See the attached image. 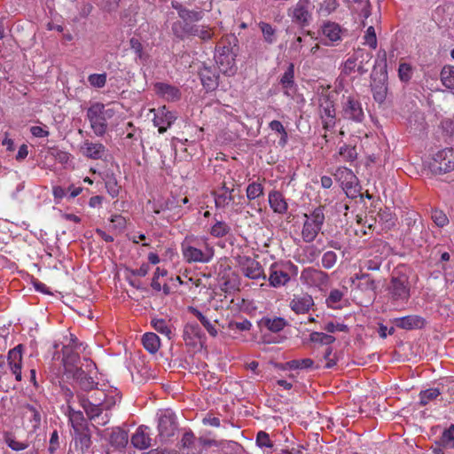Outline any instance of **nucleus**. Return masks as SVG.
<instances>
[{"mask_svg": "<svg viewBox=\"0 0 454 454\" xmlns=\"http://www.w3.org/2000/svg\"><path fill=\"white\" fill-rule=\"evenodd\" d=\"M239 40L234 35H227L215 47L214 58L223 73L235 72L236 57L239 55Z\"/></svg>", "mask_w": 454, "mask_h": 454, "instance_id": "obj_2", "label": "nucleus"}, {"mask_svg": "<svg viewBox=\"0 0 454 454\" xmlns=\"http://www.w3.org/2000/svg\"><path fill=\"white\" fill-rule=\"evenodd\" d=\"M320 231L321 230L319 228L314 227L310 222L306 220L301 230L302 240L306 243L313 242Z\"/></svg>", "mask_w": 454, "mask_h": 454, "instance_id": "obj_35", "label": "nucleus"}, {"mask_svg": "<svg viewBox=\"0 0 454 454\" xmlns=\"http://www.w3.org/2000/svg\"><path fill=\"white\" fill-rule=\"evenodd\" d=\"M337 262V254L333 251H327L323 254L322 266L325 269L333 268Z\"/></svg>", "mask_w": 454, "mask_h": 454, "instance_id": "obj_56", "label": "nucleus"}, {"mask_svg": "<svg viewBox=\"0 0 454 454\" xmlns=\"http://www.w3.org/2000/svg\"><path fill=\"white\" fill-rule=\"evenodd\" d=\"M388 300L395 305L406 303L411 296L410 284L405 274L393 276L387 287Z\"/></svg>", "mask_w": 454, "mask_h": 454, "instance_id": "obj_4", "label": "nucleus"}, {"mask_svg": "<svg viewBox=\"0 0 454 454\" xmlns=\"http://www.w3.org/2000/svg\"><path fill=\"white\" fill-rule=\"evenodd\" d=\"M379 221L383 222L387 224V227L393 226L395 224L392 217V214L388 209L380 210L377 214Z\"/></svg>", "mask_w": 454, "mask_h": 454, "instance_id": "obj_60", "label": "nucleus"}, {"mask_svg": "<svg viewBox=\"0 0 454 454\" xmlns=\"http://www.w3.org/2000/svg\"><path fill=\"white\" fill-rule=\"evenodd\" d=\"M314 362L310 358L294 359L286 363L289 369H308L312 367Z\"/></svg>", "mask_w": 454, "mask_h": 454, "instance_id": "obj_48", "label": "nucleus"}, {"mask_svg": "<svg viewBox=\"0 0 454 454\" xmlns=\"http://www.w3.org/2000/svg\"><path fill=\"white\" fill-rule=\"evenodd\" d=\"M4 442L8 447L16 451L23 450L28 447L27 443L17 441L10 433L4 434Z\"/></svg>", "mask_w": 454, "mask_h": 454, "instance_id": "obj_47", "label": "nucleus"}, {"mask_svg": "<svg viewBox=\"0 0 454 454\" xmlns=\"http://www.w3.org/2000/svg\"><path fill=\"white\" fill-rule=\"evenodd\" d=\"M69 410V421L74 431H81L83 428L89 427L82 411H74L70 405Z\"/></svg>", "mask_w": 454, "mask_h": 454, "instance_id": "obj_28", "label": "nucleus"}, {"mask_svg": "<svg viewBox=\"0 0 454 454\" xmlns=\"http://www.w3.org/2000/svg\"><path fill=\"white\" fill-rule=\"evenodd\" d=\"M8 367L11 372L15 376L17 381L22 380V346L18 345L9 350L7 355Z\"/></svg>", "mask_w": 454, "mask_h": 454, "instance_id": "obj_14", "label": "nucleus"}, {"mask_svg": "<svg viewBox=\"0 0 454 454\" xmlns=\"http://www.w3.org/2000/svg\"><path fill=\"white\" fill-rule=\"evenodd\" d=\"M74 377L83 391H90L98 385L93 378V375H87L85 373V370L82 367L76 368V372H74Z\"/></svg>", "mask_w": 454, "mask_h": 454, "instance_id": "obj_24", "label": "nucleus"}, {"mask_svg": "<svg viewBox=\"0 0 454 454\" xmlns=\"http://www.w3.org/2000/svg\"><path fill=\"white\" fill-rule=\"evenodd\" d=\"M322 32L332 43H335L341 40L343 30L339 24L328 21L322 27Z\"/></svg>", "mask_w": 454, "mask_h": 454, "instance_id": "obj_26", "label": "nucleus"}, {"mask_svg": "<svg viewBox=\"0 0 454 454\" xmlns=\"http://www.w3.org/2000/svg\"><path fill=\"white\" fill-rule=\"evenodd\" d=\"M364 43L368 44L372 49L377 48V36L375 28L372 26H370L364 36Z\"/></svg>", "mask_w": 454, "mask_h": 454, "instance_id": "obj_57", "label": "nucleus"}, {"mask_svg": "<svg viewBox=\"0 0 454 454\" xmlns=\"http://www.w3.org/2000/svg\"><path fill=\"white\" fill-rule=\"evenodd\" d=\"M413 73L412 67L408 63H401L398 68V76L402 82H409Z\"/></svg>", "mask_w": 454, "mask_h": 454, "instance_id": "obj_52", "label": "nucleus"}, {"mask_svg": "<svg viewBox=\"0 0 454 454\" xmlns=\"http://www.w3.org/2000/svg\"><path fill=\"white\" fill-rule=\"evenodd\" d=\"M158 430L159 436L162 440H168L174 436L177 430V423L176 421V415L171 410L166 409L160 411L159 414Z\"/></svg>", "mask_w": 454, "mask_h": 454, "instance_id": "obj_9", "label": "nucleus"}, {"mask_svg": "<svg viewBox=\"0 0 454 454\" xmlns=\"http://www.w3.org/2000/svg\"><path fill=\"white\" fill-rule=\"evenodd\" d=\"M116 114V110L110 104L93 103L87 110V119L90 128L97 137H103L108 129L107 121Z\"/></svg>", "mask_w": 454, "mask_h": 454, "instance_id": "obj_3", "label": "nucleus"}, {"mask_svg": "<svg viewBox=\"0 0 454 454\" xmlns=\"http://www.w3.org/2000/svg\"><path fill=\"white\" fill-rule=\"evenodd\" d=\"M269 203L275 213L285 214L287 211V203L283 194L278 191H272L270 192Z\"/></svg>", "mask_w": 454, "mask_h": 454, "instance_id": "obj_25", "label": "nucleus"}, {"mask_svg": "<svg viewBox=\"0 0 454 454\" xmlns=\"http://www.w3.org/2000/svg\"><path fill=\"white\" fill-rule=\"evenodd\" d=\"M241 270L247 278L251 279H258L260 278H262L263 279L266 278L259 262L250 257H244L242 259Z\"/></svg>", "mask_w": 454, "mask_h": 454, "instance_id": "obj_17", "label": "nucleus"}, {"mask_svg": "<svg viewBox=\"0 0 454 454\" xmlns=\"http://www.w3.org/2000/svg\"><path fill=\"white\" fill-rule=\"evenodd\" d=\"M439 444L445 448H454V425L443 431Z\"/></svg>", "mask_w": 454, "mask_h": 454, "instance_id": "obj_46", "label": "nucleus"}, {"mask_svg": "<svg viewBox=\"0 0 454 454\" xmlns=\"http://www.w3.org/2000/svg\"><path fill=\"white\" fill-rule=\"evenodd\" d=\"M301 280L306 285L319 287L327 285L329 276L321 270L308 267L301 271Z\"/></svg>", "mask_w": 454, "mask_h": 454, "instance_id": "obj_12", "label": "nucleus"}, {"mask_svg": "<svg viewBox=\"0 0 454 454\" xmlns=\"http://www.w3.org/2000/svg\"><path fill=\"white\" fill-rule=\"evenodd\" d=\"M144 348L150 353H156L160 346V338L154 333H146L142 337Z\"/></svg>", "mask_w": 454, "mask_h": 454, "instance_id": "obj_31", "label": "nucleus"}, {"mask_svg": "<svg viewBox=\"0 0 454 454\" xmlns=\"http://www.w3.org/2000/svg\"><path fill=\"white\" fill-rule=\"evenodd\" d=\"M196 437L192 431H185L181 439L180 449L183 454H190L194 448Z\"/></svg>", "mask_w": 454, "mask_h": 454, "instance_id": "obj_38", "label": "nucleus"}, {"mask_svg": "<svg viewBox=\"0 0 454 454\" xmlns=\"http://www.w3.org/2000/svg\"><path fill=\"white\" fill-rule=\"evenodd\" d=\"M394 322L397 327L404 330L422 329L426 325V319L418 315L395 318Z\"/></svg>", "mask_w": 454, "mask_h": 454, "instance_id": "obj_18", "label": "nucleus"}, {"mask_svg": "<svg viewBox=\"0 0 454 454\" xmlns=\"http://www.w3.org/2000/svg\"><path fill=\"white\" fill-rule=\"evenodd\" d=\"M232 191L233 190L230 191L229 194H227L226 192L214 198L216 207H224L226 204H228L230 201L233 200V197L231 195Z\"/></svg>", "mask_w": 454, "mask_h": 454, "instance_id": "obj_64", "label": "nucleus"}, {"mask_svg": "<svg viewBox=\"0 0 454 454\" xmlns=\"http://www.w3.org/2000/svg\"><path fill=\"white\" fill-rule=\"evenodd\" d=\"M314 305V301L311 295L304 294L301 295H294L290 301V308L296 314H305Z\"/></svg>", "mask_w": 454, "mask_h": 454, "instance_id": "obj_21", "label": "nucleus"}, {"mask_svg": "<svg viewBox=\"0 0 454 454\" xmlns=\"http://www.w3.org/2000/svg\"><path fill=\"white\" fill-rule=\"evenodd\" d=\"M310 5L309 0H299L293 8L288 10V15L301 27H307L311 20V13L309 11Z\"/></svg>", "mask_w": 454, "mask_h": 454, "instance_id": "obj_11", "label": "nucleus"}, {"mask_svg": "<svg viewBox=\"0 0 454 454\" xmlns=\"http://www.w3.org/2000/svg\"><path fill=\"white\" fill-rule=\"evenodd\" d=\"M342 112L345 119L356 122H361L364 118L361 103L351 97H348L343 104Z\"/></svg>", "mask_w": 454, "mask_h": 454, "instance_id": "obj_15", "label": "nucleus"}, {"mask_svg": "<svg viewBox=\"0 0 454 454\" xmlns=\"http://www.w3.org/2000/svg\"><path fill=\"white\" fill-rule=\"evenodd\" d=\"M343 294L338 289H333L330 292L329 296L326 299L328 307H333V304L341 301Z\"/></svg>", "mask_w": 454, "mask_h": 454, "instance_id": "obj_63", "label": "nucleus"}, {"mask_svg": "<svg viewBox=\"0 0 454 454\" xmlns=\"http://www.w3.org/2000/svg\"><path fill=\"white\" fill-rule=\"evenodd\" d=\"M230 231V227L222 221H216V223L211 227L210 233L216 237H223Z\"/></svg>", "mask_w": 454, "mask_h": 454, "instance_id": "obj_50", "label": "nucleus"}, {"mask_svg": "<svg viewBox=\"0 0 454 454\" xmlns=\"http://www.w3.org/2000/svg\"><path fill=\"white\" fill-rule=\"evenodd\" d=\"M261 325L265 326L272 333H278L286 325V322L282 317H275L273 319L263 317L260 322Z\"/></svg>", "mask_w": 454, "mask_h": 454, "instance_id": "obj_34", "label": "nucleus"}, {"mask_svg": "<svg viewBox=\"0 0 454 454\" xmlns=\"http://www.w3.org/2000/svg\"><path fill=\"white\" fill-rule=\"evenodd\" d=\"M88 81L94 88H103L106 83V74H92L89 75Z\"/></svg>", "mask_w": 454, "mask_h": 454, "instance_id": "obj_54", "label": "nucleus"}, {"mask_svg": "<svg viewBox=\"0 0 454 454\" xmlns=\"http://www.w3.org/2000/svg\"><path fill=\"white\" fill-rule=\"evenodd\" d=\"M356 278L358 280L356 286L359 290L364 293L375 294L377 285L369 274L356 275Z\"/></svg>", "mask_w": 454, "mask_h": 454, "instance_id": "obj_30", "label": "nucleus"}, {"mask_svg": "<svg viewBox=\"0 0 454 454\" xmlns=\"http://www.w3.org/2000/svg\"><path fill=\"white\" fill-rule=\"evenodd\" d=\"M432 220L438 227H443L448 224L449 219L447 215L442 211L438 209H434L432 211Z\"/></svg>", "mask_w": 454, "mask_h": 454, "instance_id": "obj_55", "label": "nucleus"}, {"mask_svg": "<svg viewBox=\"0 0 454 454\" xmlns=\"http://www.w3.org/2000/svg\"><path fill=\"white\" fill-rule=\"evenodd\" d=\"M431 169L435 174H445L454 170V150L445 148L438 151L433 157Z\"/></svg>", "mask_w": 454, "mask_h": 454, "instance_id": "obj_8", "label": "nucleus"}, {"mask_svg": "<svg viewBox=\"0 0 454 454\" xmlns=\"http://www.w3.org/2000/svg\"><path fill=\"white\" fill-rule=\"evenodd\" d=\"M372 59V52L364 49L358 48L345 61L342 73L346 75H349L356 69L359 74H364L369 70V63Z\"/></svg>", "mask_w": 454, "mask_h": 454, "instance_id": "obj_6", "label": "nucleus"}, {"mask_svg": "<svg viewBox=\"0 0 454 454\" xmlns=\"http://www.w3.org/2000/svg\"><path fill=\"white\" fill-rule=\"evenodd\" d=\"M262 35L263 39L266 43L271 44L276 41V29L269 23L266 22H260L258 24Z\"/></svg>", "mask_w": 454, "mask_h": 454, "instance_id": "obj_41", "label": "nucleus"}, {"mask_svg": "<svg viewBox=\"0 0 454 454\" xmlns=\"http://www.w3.org/2000/svg\"><path fill=\"white\" fill-rule=\"evenodd\" d=\"M294 66L290 63L287 69L280 79V84L286 90L285 93L288 95V90L292 89L294 85Z\"/></svg>", "mask_w": 454, "mask_h": 454, "instance_id": "obj_37", "label": "nucleus"}, {"mask_svg": "<svg viewBox=\"0 0 454 454\" xmlns=\"http://www.w3.org/2000/svg\"><path fill=\"white\" fill-rule=\"evenodd\" d=\"M381 51L379 52V58H381V62H383V66L380 68V74L379 79L377 80L374 77V74H372V82L371 84L372 91L373 95V98L379 104H382L387 98V53L385 51H382V56H380Z\"/></svg>", "mask_w": 454, "mask_h": 454, "instance_id": "obj_7", "label": "nucleus"}, {"mask_svg": "<svg viewBox=\"0 0 454 454\" xmlns=\"http://www.w3.org/2000/svg\"><path fill=\"white\" fill-rule=\"evenodd\" d=\"M192 243V240L189 237L182 243L183 254L189 262L199 261V250Z\"/></svg>", "mask_w": 454, "mask_h": 454, "instance_id": "obj_33", "label": "nucleus"}, {"mask_svg": "<svg viewBox=\"0 0 454 454\" xmlns=\"http://www.w3.org/2000/svg\"><path fill=\"white\" fill-rule=\"evenodd\" d=\"M128 433L125 430L120 427L113 428L109 437V442L112 446L118 449L124 448L128 443Z\"/></svg>", "mask_w": 454, "mask_h": 454, "instance_id": "obj_27", "label": "nucleus"}, {"mask_svg": "<svg viewBox=\"0 0 454 454\" xmlns=\"http://www.w3.org/2000/svg\"><path fill=\"white\" fill-rule=\"evenodd\" d=\"M77 398L89 419L100 426L109 422V411L121 399L116 390L102 389H97L90 397L77 395Z\"/></svg>", "mask_w": 454, "mask_h": 454, "instance_id": "obj_1", "label": "nucleus"}, {"mask_svg": "<svg viewBox=\"0 0 454 454\" xmlns=\"http://www.w3.org/2000/svg\"><path fill=\"white\" fill-rule=\"evenodd\" d=\"M252 326V324L249 320L244 319L240 322L231 321L228 325L229 329H237L239 331H249Z\"/></svg>", "mask_w": 454, "mask_h": 454, "instance_id": "obj_59", "label": "nucleus"}, {"mask_svg": "<svg viewBox=\"0 0 454 454\" xmlns=\"http://www.w3.org/2000/svg\"><path fill=\"white\" fill-rule=\"evenodd\" d=\"M319 114L325 129L329 130L335 126V107L329 95L319 98Z\"/></svg>", "mask_w": 454, "mask_h": 454, "instance_id": "obj_10", "label": "nucleus"}, {"mask_svg": "<svg viewBox=\"0 0 454 454\" xmlns=\"http://www.w3.org/2000/svg\"><path fill=\"white\" fill-rule=\"evenodd\" d=\"M263 194V187L261 184L253 182L247 188V197L249 200H254Z\"/></svg>", "mask_w": 454, "mask_h": 454, "instance_id": "obj_49", "label": "nucleus"}, {"mask_svg": "<svg viewBox=\"0 0 454 454\" xmlns=\"http://www.w3.org/2000/svg\"><path fill=\"white\" fill-rule=\"evenodd\" d=\"M325 208V206H319L309 214H304V217H306V220L310 222L314 227L321 230L325 219L324 213Z\"/></svg>", "mask_w": 454, "mask_h": 454, "instance_id": "obj_29", "label": "nucleus"}, {"mask_svg": "<svg viewBox=\"0 0 454 454\" xmlns=\"http://www.w3.org/2000/svg\"><path fill=\"white\" fill-rule=\"evenodd\" d=\"M151 325L156 332L168 337V339L171 338L173 333L172 325L169 321L163 318H153L151 320Z\"/></svg>", "mask_w": 454, "mask_h": 454, "instance_id": "obj_32", "label": "nucleus"}, {"mask_svg": "<svg viewBox=\"0 0 454 454\" xmlns=\"http://www.w3.org/2000/svg\"><path fill=\"white\" fill-rule=\"evenodd\" d=\"M26 409L31 413L32 421L34 422L33 427L35 429L41 425V413L40 411L33 405L27 404Z\"/></svg>", "mask_w": 454, "mask_h": 454, "instance_id": "obj_62", "label": "nucleus"}, {"mask_svg": "<svg viewBox=\"0 0 454 454\" xmlns=\"http://www.w3.org/2000/svg\"><path fill=\"white\" fill-rule=\"evenodd\" d=\"M81 358L77 353L72 352L64 358L66 370L73 372H76V368L80 367Z\"/></svg>", "mask_w": 454, "mask_h": 454, "instance_id": "obj_43", "label": "nucleus"}, {"mask_svg": "<svg viewBox=\"0 0 454 454\" xmlns=\"http://www.w3.org/2000/svg\"><path fill=\"white\" fill-rule=\"evenodd\" d=\"M441 80L447 88L454 89V67H444L441 72Z\"/></svg>", "mask_w": 454, "mask_h": 454, "instance_id": "obj_51", "label": "nucleus"}, {"mask_svg": "<svg viewBox=\"0 0 454 454\" xmlns=\"http://www.w3.org/2000/svg\"><path fill=\"white\" fill-rule=\"evenodd\" d=\"M106 188L112 198H116L119 195L121 186L118 184L115 177L110 176L106 180Z\"/></svg>", "mask_w": 454, "mask_h": 454, "instance_id": "obj_53", "label": "nucleus"}, {"mask_svg": "<svg viewBox=\"0 0 454 454\" xmlns=\"http://www.w3.org/2000/svg\"><path fill=\"white\" fill-rule=\"evenodd\" d=\"M148 427L140 426L131 436L132 445L138 450H145L151 446L152 439L147 432Z\"/></svg>", "mask_w": 454, "mask_h": 454, "instance_id": "obj_23", "label": "nucleus"}, {"mask_svg": "<svg viewBox=\"0 0 454 454\" xmlns=\"http://www.w3.org/2000/svg\"><path fill=\"white\" fill-rule=\"evenodd\" d=\"M441 395L438 388H428L419 393V405L426 406L429 402L436 399Z\"/></svg>", "mask_w": 454, "mask_h": 454, "instance_id": "obj_44", "label": "nucleus"}, {"mask_svg": "<svg viewBox=\"0 0 454 454\" xmlns=\"http://www.w3.org/2000/svg\"><path fill=\"white\" fill-rule=\"evenodd\" d=\"M153 112L154 113L153 124L155 127H158L159 133L160 134L166 132L176 119V116L168 110L166 106L153 109Z\"/></svg>", "mask_w": 454, "mask_h": 454, "instance_id": "obj_13", "label": "nucleus"}, {"mask_svg": "<svg viewBox=\"0 0 454 454\" xmlns=\"http://www.w3.org/2000/svg\"><path fill=\"white\" fill-rule=\"evenodd\" d=\"M335 337L326 334L325 333L312 332L309 334V340L314 343L322 345H330L335 341Z\"/></svg>", "mask_w": 454, "mask_h": 454, "instance_id": "obj_42", "label": "nucleus"}, {"mask_svg": "<svg viewBox=\"0 0 454 454\" xmlns=\"http://www.w3.org/2000/svg\"><path fill=\"white\" fill-rule=\"evenodd\" d=\"M256 443L260 448L267 447L272 448L273 443L270 439V435L268 433L264 431H259L256 435Z\"/></svg>", "mask_w": 454, "mask_h": 454, "instance_id": "obj_58", "label": "nucleus"}, {"mask_svg": "<svg viewBox=\"0 0 454 454\" xmlns=\"http://www.w3.org/2000/svg\"><path fill=\"white\" fill-rule=\"evenodd\" d=\"M409 220L411 222H409V223H408V225H409V230L407 232L408 235L411 236L414 240L417 239V241H419V239H420L422 240L423 237L421 236V234L424 230V225H423L422 221L418 220V219L411 220V218H409Z\"/></svg>", "mask_w": 454, "mask_h": 454, "instance_id": "obj_39", "label": "nucleus"}, {"mask_svg": "<svg viewBox=\"0 0 454 454\" xmlns=\"http://www.w3.org/2000/svg\"><path fill=\"white\" fill-rule=\"evenodd\" d=\"M74 444L78 454H84L90 449L91 437L89 427L74 432Z\"/></svg>", "mask_w": 454, "mask_h": 454, "instance_id": "obj_20", "label": "nucleus"}, {"mask_svg": "<svg viewBox=\"0 0 454 454\" xmlns=\"http://www.w3.org/2000/svg\"><path fill=\"white\" fill-rule=\"evenodd\" d=\"M130 49L135 52L137 59L141 62H145L148 59V55L144 51L142 43L137 38L132 37L129 40Z\"/></svg>", "mask_w": 454, "mask_h": 454, "instance_id": "obj_45", "label": "nucleus"}, {"mask_svg": "<svg viewBox=\"0 0 454 454\" xmlns=\"http://www.w3.org/2000/svg\"><path fill=\"white\" fill-rule=\"evenodd\" d=\"M187 309L188 312L192 313L197 318H188L187 316L185 317L186 321L183 330V340L187 352L194 356L198 352L199 343V323L197 321L199 318V309L192 306L188 307Z\"/></svg>", "mask_w": 454, "mask_h": 454, "instance_id": "obj_5", "label": "nucleus"}, {"mask_svg": "<svg viewBox=\"0 0 454 454\" xmlns=\"http://www.w3.org/2000/svg\"><path fill=\"white\" fill-rule=\"evenodd\" d=\"M81 153L90 160H101L106 153V146L99 143H94L90 140H84L80 147Z\"/></svg>", "mask_w": 454, "mask_h": 454, "instance_id": "obj_16", "label": "nucleus"}, {"mask_svg": "<svg viewBox=\"0 0 454 454\" xmlns=\"http://www.w3.org/2000/svg\"><path fill=\"white\" fill-rule=\"evenodd\" d=\"M290 280L288 273L284 270V266L278 263H273L270 269L269 281L270 286L277 287L286 285Z\"/></svg>", "mask_w": 454, "mask_h": 454, "instance_id": "obj_19", "label": "nucleus"}, {"mask_svg": "<svg viewBox=\"0 0 454 454\" xmlns=\"http://www.w3.org/2000/svg\"><path fill=\"white\" fill-rule=\"evenodd\" d=\"M153 90L158 96L168 101H176L181 96L179 89L165 82H156Z\"/></svg>", "mask_w": 454, "mask_h": 454, "instance_id": "obj_22", "label": "nucleus"}, {"mask_svg": "<svg viewBox=\"0 0 454 454\" xmlns=\"http://www.w3.org/2000/svg\"><path fill=\"white\" fill-rule=\"evenodd\" d=\"M348 176L350 180L343 182L342 188L348 198L356 199L360 194V188L357 184L353 182V180H356V176L351 172L348 173Z\"/></svg>", "mask_w": 454, "mask_h": 454, "instance_id": "obj_40", "label": "nucleus"}, {"mask_svg": "<svg viewBox=\"0 0 454 454\" xmlns=\"http://www.w3.org/2000/svg\"><path fill=\"white\" fill-rule=\"evenodd\" d=\"M177 279L181 285L186 286L189 288L199 286V276L191 270L185 269L182 275L177 277Z\"/></svg>", "mask_w": 454, "mask_h": 454, "instance_id": "obj_36", "label": "nucleus"}, {"mask_svg": "<svg viewBox=\"0 0 454 454\" xmlns=\"http://www.w3.org/2000/svg\"><path fill=\"white\" fill-rule=\"evenodd\" d=\"M216 323L217 322L215 321L214 324H212L206 317H204L200 313V324L206 328V330L208 332V333L213 337H215L217 334V329L215 327Z\"/></svg>", "mask_w": 454, "mask_h": 454, "instance_id": "obj_61", "label": "nucleus"}]
</instances>
